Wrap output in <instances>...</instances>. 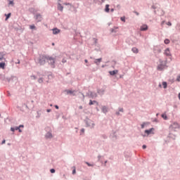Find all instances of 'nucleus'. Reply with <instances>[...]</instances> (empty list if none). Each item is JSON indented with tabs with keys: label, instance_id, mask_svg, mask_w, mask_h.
<instances>
[{
	"label": "nucleus",
	"instance_id": "nucleus-44",
	"mask_svg": "<svg viewBox=\"0 0 180 180\" xmlns=\"http://www.w3.org/2000/svg\"><path fill=\"white\" fill-rule=\"evenodd\" d=\"M56 109H58V105H55Z\"/></svg>",
	"mask_w": 180,
	"mask_h": 180
},
{
	"label": "nucleus",
	"instance_id": "nucleus-55",
	"mask_svg": "<svg viewBox=\"0 0 180 180\" xmlns=\"http://www.w3.org/2000/svg\"><path fill=\"white\" fill-rule=\"evenodd\" d=\"M65 5H67V4H65Z\"/></svg>",
	"mask_w": 180,
	"mask_h": 180
},
{
	"label": "nucleus",
	"instance_id": "nucleus-18",
	"mask_svg": "<svg viewBox=\"0 0 180 180\" xmlns=\"http://www.w3.org/2000/svg\"><path fill=\"white\" fill-rule=\"evenodd\" d=\"M119 29L117 27H115L111 30L112 33H116V30Z\"/></svg>",
	"mask_w": 180,
	"mask_h": 180
},
{
	"label": "nucleus",
	"instance_id": "nucleus-33",
	"mask_svg": "<svg viewBox=\"0 0 180 180\" xmlns=\"http://www.w3.org/2000/svg\"><path fill=\"white\" fill-rule=\"evenodd\" d=\"M2 60H5V58H4V56L0 57V61H2Z\"/></svg>",
	"mask_w": 180,
	"mask_h": 180
},
{
	"label": "nucleus",
	"instance_id": "nucleus-1",
	"mask_svg": "<svg viewBox=\"0 0 180 180\" xmlns=\"http://www.w3.org/2000/svg\"><path fill=\"white\" fill-rule=\"evenodd\" d=\"M46 60H47V56H41L39 58V64L40 65H44L46 64Z\"/></svg>",
	"mask_w": 180,
	"mask_h": 180
},
{
	"label": "nucleus",
	"instance_id": "nucleus-42",
	"mask_svg": "<svg viewBox=\"0 0 180 180\" xmlns=\"http://www.w3.org/2000/svg\"><path fill=\"white\" fill-rule=\"evenodd\" d=\"M18 131H19L20 133H22V130L20 129V128H19Z\"/></svg>",
	"mask_w": 180,
	"mask_h": 180
},
{
	"label": "nucleus",
	"instance_id": "nucleus-5",
	"mask_svg": "<svg viewBox=\"0 0 180 180\" xmlns=\"http://www.w3.org/2000/svg\"><path fill=\"white\" fill-rule=\"evenodd\" d=\"M140 30H141V32L148 30V26H147V25H143L141 26Z\"/></svg>",
	"mask_w": 180,
	"mask_h": 180
},
{
	"label": "nucleus",
	"instance_id": "nucleus-10",
	"mask_svg": "<svg viewBox=\"0 0 180 180\" xmlns=\"http://www.w3.org/2000/svg\"><path fill=\"white\" fill-rule=\"evenodd\" d=\"M102 61V58H100L98 59H96L94 60L95 64H96L97 65H99V63H101Z\"/></svg>",
	"mask_w": 180,
	"mask_h": 180
},
{
	"label": "nucleus",
	"instance_id": "nucleus-16",
	"mask_svg": "<svg viewBox=\"0 0 180 180\" xmlns=\"http://www.w3.org/2000/svg\"><path fill=\"white\" fill-rule=\"evenodd\" d=\"M94 103H96V105H98V102H96V101H92V100H90L89 104L91 105H94Z\"/></svg>",
	"mask_w": 180,
	"mask_h": 180
},
{
	"label": "nucleus",
	"instance_id": "nucleus-3",
	"mask_svg": "<svg viewBox=\"0 0 180 180\" xmlns=\"http://www.w3.org/2000/svg\"><path fill=\"white\" fill-rule=\"evenodd\" d=\"M179 127V124L177 122H174L170 125L169 129L170 130H175V129H178Z\"/></svg>",
	"mask_w": 180,
	"mask_h": 180
},
{
	"label": "nucleus",
	"instance_id": "nucleus-31",
	"mask_svg": "<svg viewBox=\"0 0 180 180\" xmlns=\"http://www.w3.org/2000/svg\"><path fill=\"white\" fill-rule=\"evenodd\" d=\"M167 26H172V24L171 23V22H168L167 23Z\"/></svg>",
	"mask_w": 180,
	"mask_h": 180
},
{
	"label": "nucleus",
	"instance_id": "nucleus-14",
	"mask_svg": "<svg viewBox=\"0 0 180 180\" xmlns=\"http://www.w3.org/2000/svg\"><path fill=\"white\" fill-rule=\"evenodd\" d=\"M5 65H6V63H0V68H2V70H5Z\"/></svg>",
	"mask_w": 180,
	"mask_h": 180
},
{
	"label": "nucleus",
	"instance_id": "nucleus-43",
	"mask_svg": "<svg viewBox=\"0 0 180 180\" xmlns=\"http://www.w3.org/2000/svg\"><path fill=\"white\" fill-rule=\"evenodd\" d=\"M141 129H144V124H141Z\"/></svg>",
	"mask_w": 180,
	"mask_h": 180
},
{
	"label": "nucleus",
	"instance_id": "nucleus-7",
	"mask_svg": "<svg viewBox=\"0 0 180 180\" xmlns=\"http://www.w3.org/2000/svg\"><path fill=\"white\" fill-rule=\"evenodd\" d=\"M53 34H58L60 33V30L58 28H53Z\"/></svg>",
	"mask_w": 180,
	"mask_h": 180
},
{
	"label": "nucleus",
	"instance_id": "nucleus-34",
	"mask_svg": "<svg viewBox=\"0 0 180 180\" xmlns=\"http://www.w3.org/2000/svg\"><path fill=\"white\" fill-rule=\"evenodd\" d=\"M81 132H82V133H85V129H81Z\"/></svg>",
	"mask_w": 180,
	"mask_h": 180
},
{
	"label": "nucleus",
	"instance_id": "nucleus-41",
	"mask_svg": "<svg viewBox=\"0 0 180 180\" xmlns=\"http://www.w3.org/2000/svg\"><path fill=\"white\" fill-rule=\"evenodd\" d=\"M46 112H51V110L48 109V110H46Z\"/></svg>",
	"mask_w": 180,
	"mask_h": 180
},
{
	"label": "nucleus",
	"instance_id": "nucleus-9",
	"mask_svg": "<svg viewBox=\"0 0 180 180\" xmlns=\"http://www.w3.org/2000/svg\"><path fill=\"white\" fill-rule=\"evenodd\" d=\"M36 20L37 22H41V15L40 14L36 15Z\"/></svg>",
	"mask_w": 180,
	"mask_h": 180
},
{
	"label": "nucleus",
	"instance_id": "nucleus-38",
	"mask_svg": "<svg viewBox=\"0 0 180 180\" xmlns=\"http://www.w3.org/2000/svg\"><path fill=\"white\" fill-rule=\"evenodd\" d=\"M31 78H32V79H36V76H31Z\"/></svg>",
	"mask_w": 180,
	"mask_h": 180
},
{
	"label": "nucleus",
	"instance_id": "nucleus-45",
	"mask_svg": "<svg viewBox=\"0 0 180 180\" xmlns=\"http://www.w3.org/2000/svg\"><path fill=\"white\" fill-rule=\"evenodd\" d=\"M79 109H82V105H80V106L79 107Z\"/></svg>",
	"mask_w": 180,
	"mask_h": 180
},
{
	"label": "nucleus",
	"instance_id": "nucleus-32",
	"mask_svg": "<svg viewBox=\"0 0 180 180\" xmlns=\"http://www.w3.org/2000/svg\"><path fill=\"white\" fill-rule=\"evenodd\" d=\"M38 82L39 84H41V82H43V79H39Z\"/></svg>",
	"mask_w": 180,
	"mask_h": 180
},
{
	"label": "nucleus",
	"instance_id": "nucleus-37",
	"mask_svg": "<svg viewBox=\"0 0 180 180\" xmlns=\"http://www.w3.org/2000/svg\"><path fill=\"white\" fill-rule=\"evenodd\" d=\"M142 148H143V149L147 148V146L143 145V146H142Z\"/></svg>",
	"mask_w": 180,
	"mask_h": 180
},
{
	"label": "nucleus",
	"instance_id": "nucleus-24",
	"mask_svg": "<svg viewBox=\"0 0 180 180\" xmlns=\"http://www.w3.org/2000/svg\"><path fill=\"white\" fill-rule=\"evenodd\" d=\"M105 12H109V4H106L105 6Z\"/></svg>",
	"mask_w": 180,
	"mask_h": 180
},
{
	"label": "nucleus",
	"instance_id": "nucleus-53",
	"mask_svg": "<svg viewBox=\"0 0 180 180\" xmlns=\"http://www.w3.org/2000/svg\"><path fill=\"white\" fill-rule=\"evenodd\" d=\"M111 12H113V9H111Z\"/></svg>",
	"mask_w": 180,
	"mask_h": 180
},
{
	"label": "nucleus",
	"instance_id": "nucleus-8",
	"mask_svg": "<svg viewBox=\"0 0 180 180\" xmlns=\"http://www.w3.org/2000/svg\"><path fill=\"white\" fill-rule=\"evenodd\" d=\"M117 72H119V70H115L110 71L109 74L110 75H116V74H117Z\"/></svg>",
	"mask_w": 180,
	"mask_h": 180
},
{
	"label": "nucleus",
	"instance_id": "nucleus-22",
	"mask_svg": "<svg viewBox=\"0 0 180 180\" xmlns=\"http://www.w3.org/2000/svg\"><path fill=\"white\" fill-rule=\"evenodd\" d=\"M66 92H67V94H68H68H74L75 91H72V90H67Z\"/></svg>",
	"mask_w": 180,
	"mask_h": 180
},
{
	"label": "nucleus",
	"instance_id": "nucleus-50",
	"mask_svg": "<svg viewBox=\"0 0 180 180\" xmlns=\"http://www.w3.org/2000/svg\"><path fill=\"white\" fill-rule=\"evenodd\" d=\"M159 87H160V88H162V85H161V84H159Z\"/></svg>",
	"mask_w": 180,
	"mask_h": 180
},
{
	"label": "nucleus",
	"instance_id": "nucleus-28",
	"mask_svg": "<svg viewBox=\"0 0 180 180\" xmlns=\"http://www.w3.org/2000/svg\"><path fill=\"white\" fill-rule=\"evenodd\" d=\"M122 22H126V18L124 17L121 18Z\"/></svg>",
	"mask_w": 180,
	"mask_h": 180
},
{
	"label": "nucleus",
	"instance_id": "nucleus-35",
	"mask_svg": "<svg viewBox=\"0 0 180 180\" xmlns=\"http://www.w3.org/2000/svg\"><path fill=\"white\" fill-rule=\"evenodd\" d=\"M76 172H77V171L75 170V169H74L72 171V174H76Z\"/></svg>",
	"mask_w": 180,
	"mask_h": 180
},
{
	"label": "nucleus",
	"instance_id": "nucleus-52",
	"mask_svg": "<svg viewBox=\"0 0 180 180\" xmlns=\"http://www.w3.org/2000/svg\"><path fill=\"white\" fill-rule=\"evenodd\" d=\"M84 61H85V63H88V60H86V59Z\"/></svg>",
	"mask_w": 180,
	"mask_h": 180
},
{
	"label": "nucleus",
	"instance_id": "nucleus-19",
	"mask_svg": "<svg viewBox=\"0 0 180 180\" xmlns=\"http://www.w3.org/2000/svg\"><path fill=\"white\" fill-rule=\"evenodd\" d=\"M162 117L164 119V120H167L168 119V117H167L166 114H162Z\"/></svg>",
	"mask_w": 180,
	"mask_h": 180
},
{
	"label": "nucleus",
	"instance_id": "nucleus-25",
	"mask_svg": "<svg viewBox=\"0 0 180 180\" xmlns=\"http://www.w3.org/2000/svg\"><path fill=\"white\" fill-rule=\"evenodd\" d=\"M165 44H169V39H165Z\"/></svg>",
	"mask_w": 180,
	"mask_h": 180
},
{
	"label": "nucleus",
	"instance_id": "nucleus-46",
	"mask_svg": "<svg viewBox=\"0 0 180 180\" xmlns=\"http://www.w3.org/2000/svg\"><path fill=\"white\" fill-rule=\"evenodd\" d=\"M120 112H123V108H121V109L120 110Z\"/></svg>",
	"mask_w": 180,
	"mask_h": 180
},
{
	"label": "nucleus",
	"instance_id": "nucleus-12",
	"mask_svg": "<svg viewBox=\"0 0 180 180\" xmlns=\"http://www.w3.org/2000/svg\"><path fill=\"white\" fill-rule=\"evenodd\" d=\"M58 11H60V12H63V9H64V7L63 6H61L60 4H58Z\"/></svg>",
	"mask_w": 180,
	"mask_h": 180
},
{
	"label": "nucleus",
	"instance_id": "nucleus-21",
	"mask_svg": "<svg viewBox=\"0 0 180 180\" xmlns=\"http://www.w3.org/2000/svg\"><path fill=\"white\" fill-rule=\"evenodd\" d=\"M11 13H8V14H7V15H6V14L5 15L6 16V20H8V18H11Z\"/></svg>",
	"mask_w": 180,
	"mask_h": 180
},
{
	"label": "nucleus",
	"instance_id": "nucleus-26",
	"mask_svg": "<svg viewBox=\"0 0 180 180\" xmlns=\"http://www.w3.org/2000/svg\"><path fill=\"white\" fill-rule=\"evenodd\" d=\"M30 28L31 30L36 29V26H34V25H30Z\"/></svg>",
	"mask_w": 180,
	"mask_h": 180
},
{
	"label": "nucleus",
	"instance_id": "nucleus-15",
	"mask_svg": "<svg viewBox=\"0 0 180 180\" xmlns=\"http://www.w3.org/2000/svg\"><path fill=\"white\" fill-rule=\"evenodd\" d=\"M165 67V66H164V65H159L158 66V70H160L161 71V70H164Z\"/></svg>",
	"mask_w": 180,
	"mask_h": 180
},
{
	"label": "nucleus",
	"instance_id": "nucleus-17",
	"mask_svg": "<svg viewBox=\"0 0 180 180\" xmlns=\"http://www.w3.org/2000/svg\"><path fill=\"white\" fill-rule=\"evenodd\" d=\"M102 111L103 112V113H106V112H108V108L103 106L102 108Z\"/></svg>",
	"mask_w": 180,
	"mask_h": 180
},
{
	"label": "nucleus",
	"instance_id": "nucleus-27",
	"mask_svg": "<svg viewBox=\"0 0 180 180\" xmlns=\"http://www.w3.org/2000/svg\"><path fill=\"white\" fill-rule=\"evenodd\" d=\"M86 165H88V167H94V165H91V163L86 162Z\"/></svg>",
	"mask_w": 180,
	"mask_h": 180
},
{
	"label": "nucleus",
	"instance_id": "nucleus-30",
	"mask_svg": "<svg viewBox=\"0 0 180 180\" xmlns=\"http://www.w3.org/2000/svg\"><path fill=\"white\" fill-rule=\"evenodd\" d=\"M176 81L177 82H180V75L177 76Z\"/></svg>",
	"mask_w": 180,
	"mask_h": 180
},
{
	"label": "nucleus",
	"instance_id": "nucleus-13",
	"mask_svg": "<svg viewBox=\"0 0 180 180\" xmlns=\"http://www.w3.org/2000/svg\"><path fill=\"white\" fill-rule=\"evenodd\" d=\"M131 51H133V53H134L135 54H137V53H139V49L134 47L132 48Z\"/></svg>",
	"mask_w": 180,
	"mask_h": 180
},
{
	"label": "nucleus",
	"instance_id": "nucleus-54",
	"mask_svg": "<svg viewBox=\"0 0 180 180\" xmlns=\"http://www.w3.org/2000/svg\"><path fill=\"white\" fill-rule=\"evenodd\" d=\"M52 46H54V43H52Z\"/></svg>",
	"mask_w": 180,
	"mask_h": 180
},
{
	"label": "nucleus",
	"instance_id": "nucleus-39",
	"mask_svg": "<svg viewBox=\"0 0 180 180\" xmlns=\"http://www.w3.org/2000/svg\"><path fill=\"white\" fill-rule=\"evenodd\" d=\"M62 62H63V63H67V60H66L65 59H63V60H62Z\"/></svg>",
	"mask_w": 180,
	"mask_h": 180
},
{
	"label": "nucleus",
	"instance_id": "nucleus-20",
	"mask_svg": "<svg viewBox=\"0 0 180 180\" xmlns=\"http://www.w3.org/2000/svg\"><path fill=\"white\" fill-rule=\"evenodd\" d=\"M162 85H163V88H164L165 89H167V82H162Z\"/></svg>",
	"mask_w": 180,
	"mask_h": 180
},
{
	"label": "nucleus",
	"instance_id": "nucleus-11",
	"mask_svg": "<svg viewBox=\"0 0 180 180\" xmlns=\"http://www.w3.org/2000/svg\"><path fill=\"white\" fill-rule=\"evenodd\" d=\"M46 139H52V138H53V134H51V133H50V132H48V133L46 134Z\"/></svg>",
	"mask_w": 180,
	"mask_h": 180
},
{
	"label": "nucleus",
	"instance_id": "nucleus-49",
	"mask_svg": "<svg viewBox=\"0 0 180 180\" xmlns=\"http://www.w3.org/2000/svg\"><path fill=\"white\" fill-rule=\"evenodd\" d=\"M136 15H139V13L138 12H135Z\"/></svg>",
	"mask_w": 180,
	"mask_h": 180
},
{
	"label": "nucleus",
	"instance_id": "nucleus-51",
	"mask_svg": "<svg viewBox=\"0 0 180 180\" xmlns=\"http://www.w3.org/2000/svg\"><path fill=\"white\" fill-rule=\"evenodd\" d=\"M179 99L180 101V93L179 94Z\"/></svg>",
	"mask_w": 180,
	"mask_h": 180
},
{
	"label": "nucleus",
	"instance_id": "nucleus-36",
	"mask_svg": "<svg viewBox=\"0 0 180 180\" xmlns=\"http://www.w3.org/2000/svg\"><path fill=\"white\" fill-rule=\"evenodd\" d=\"M11 131H15V128L11 127Z\"/></svg>",
	"mask_w": 180,
	"mask_h": 180
},
{
	"label": "nucleus",
	"instance_id": "nucleus-47",
	"mask_svg": "<svg viewBox=\"0 0 180 180\" xmlns=\"http://www.w3.org/2000/svg\"><path fill=\"white\" fill-rule=\"evenodd\" d=\"M18 127L20 129V127H23V125H20Z\"/></svg>",
	"mask_w": 180,
	"mask_h": 180
},
{
	"label": "nucleus",
	"instance_id": "nucleus-40",
	"mask_svg": "<svg viewBox=\"0 0 180 180\" xmlns=\"http://www.w3.org/2000/svg\"><path fill=\"white\" fill-rule=\"evenodd\" d=\"M15 130H19V127H16L15 128H14Z\"/></svg>",
	"mask_w": 180,
	"mask_h": 180
},
{
	"label": "nucleus",
	"instance_id": "nucleus-23",
	"mask_svg": "<svg viewBox=\"0 0 180 180\" xmlns=\"http://www.w3.org/2000/svg\"><path fill=\"white\" fill-rule=\"evenodd\" d=\"M8 5H12V6H13V5H15V4L13 3V1H12V0H10V1H8Z\"/></svg>",
	"mask_w": 180,
	"mask_h": 180
},
{
	"label": "nucleus",
	"instance_id": "nucleus-29",
	"mask_svg": "<svg viewBox=\"0 0 180 180\" xmlns=\"http://www.w3.org/2000/svg\"><path fill=\"white\" fill-rule=\"evenodd\" d=\"M50 172H51V174H54V172H56V169H51L50 170Z\"/></svg>",
	"mask_w": 180,
	"mask_h": 180
},
{
	"label": "nucleus",
	"instance_id": "nucleus-48",
	"mask_svg": "<svg viewBox=\"0 0 180 180\" xmlns=\"http://www.w3.org/2000/svg\"><path fill=\"white\" fill-rule=\"evenodd\" d=\"M5 140H4L3 141H2V144H5Z\"/></svg>",
	"mask_w": 180,
	"mask_h": 180
},
{
	"label": "nucleus",
	"instance_id": "nucleus-2",
	"mask_svg": "<svg viewBox=\"0 0 180 180\" xmlns=\"http://www.w3.org/2000/svg\"><path fill=\"white\" fill-rule=\"evenodd\" d=\"M46 60H47L48 63H49V64H51V65L54 67V63H56V58L50 57V56H47Z\"/></svg>",
	"mask_w": 180,
	"mask_h": 180
},
{
	"label": "nucleus",
	"instance_id": "nucleus-6",
	"mask_svg": "<svg viewBox=\"0 0 180 180\" xmlns=\"http://www.w3.org/2000/svg\"><path fill=\"white\" fill-rule=\"evenodd\" d=\"M165 56H167V57L171 56V51H169V49H166L165 51Z\"/></svg>",
	"mask_w": 180,
	"mask_h": 180
},
{
	"label": "nucleus",
	"instance_id": "nucleus-4",
	"mask_svg": "<svg viewBox=\"0 0 180 180\" xmlns=\"http://www.w3.org/2000/svg\"><path fill=\"white\" fill-rule=\"evenodd\" d=\"M153 131H154V128H151L150 129H146L145 131V133L146 134H148V136L149 134H154V132H153Z\"/></svg>",
	"mask_w": 180,
	"mask_h": 180
}]
</instances>
